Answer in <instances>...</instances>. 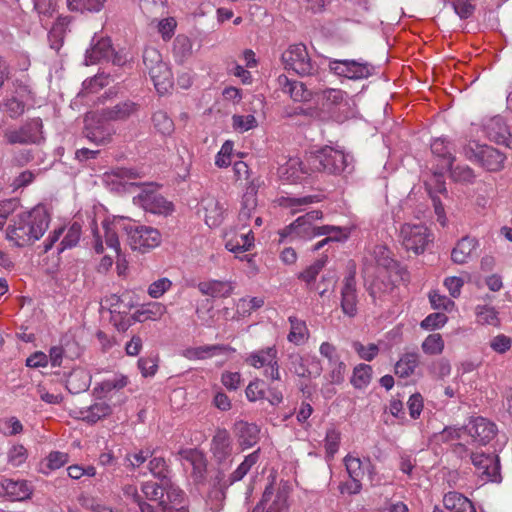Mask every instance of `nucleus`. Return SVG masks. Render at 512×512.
<instances>
[{
    "instance_id": "obj_1",
    "label": "nucleus",
    "mask_w": 512,
    "mask_h": 512,
    "mask_svg": "<svg viewBox=\"0 0 512 512\" xmlns=\"http://www.w3.org/2000/svg\"><path fill=\"white\" fill-rule=\"evenodd\" d=\"M118 231H124L128 237V244L134 251L146 253L158 247L162 241L160 232L153 227L137 225L134 221L125 217H114L102 222V231L94 223L92 227L93 249L96 253L104 252L103 239L107 247L114 250L116 255L120 253Z\"/></svg>"
},
{
    "instance_id": "obj_2",
    "label": "nucleus",
    "mask_w": 512,
    "mask_h": 512,
    "mask_svg": "<svg viewBox=\"0 0 512 512\" xmlns=\"http://www.w3.org/2000/svg\"><path fill=\"white\" fill-rule=\"evenodd\" d=\"M49 223L47 210L38 206L13 217L6 229V239L16 247L29 246L44 235Z\"/></svg>"
},
{
    "instance_id": "obj_3",
    "label": "nucleus",
    "mask_w": 512,
    "mask_h": 512,
    "mask_svg": "<svg viewBox=\"0 0 512 512\" xmlns=\"http://www.w3.org/2000/svg\"><path fill=\"white\" fill-rule=\"evenodd\" d=\"M310 169L314 172H324L327 174L338 175L346 171L349 167L352 157L345 154L342 150L325 146L307 157Z\"/></svg>"
},
{
    "instance_id": "obj_4",
    "label": "nucleus",
    "mask_w": 512,
    "mask_h": 512,
    "mask_svg": "<svg viewBox=\"0 0 512 512\" xmlns=\"http://www.w3.org/2000/svg\"><path fill=\"white\" fill-rule=\"evenodd\" d=\"M470 162L489 172H499L504 168L506 155L497 148L471 140L462 147L461 152Z\"/></svg>"
},
{
    "instance_id": "obj_5",
    "label": "nucleus",
    "mask_w": 512,
    "mask_h": 512,
    "mask_svg": "<svg viewBox=\"0 0 512 512\" xmlns=\"http://www.w3.org/2000/svg\"><path fill=\"white\" fill-rule=\"evenodd\" d=\"M282 62L285 69L292 70L300 76H309L317 72L318 66L312 61L304 44L290 45L282 53Z\"/></svg>"
},
{
    "instance_id": "obj_6",
    "label": "nucleus",
    "mask_w": 512,
    "mask_h": 512,
    "mask_svg": "<svg viewBox=\"0 0 512 512\" xmlns=\"http://www.w3.org/2000/svg\"><path fill=\"white\" fill-rule=\"evenodd\" d=\"M289 489L281 484L266 486L261 500L252 512H289Z\"/></svg>"
},
{
    "instance_id": "obj_7",
    "label": "nucleus",
    "mask_w": 512,
    "mask_h": 512,
    "mask_svg": "<svg viewBox=\"0 0 512 512\" xmlns=\"http://www.w3.org/2000/svg\"><path fill=\"white\" fill-rule=\"evenodd\" d=\"M400 239L406 250L421 254L433 241V234L422 224L405 223L400 228Z\"/></svg>"
},
{
    "instance_id": "obj_8",
    "label": "nucleus",
    "mask_w": 512,
    "mask_h": 512,
    "mask_svg": "<svg viewBox=\"0 0 512 512\" xmlns=\"http://www.w3.org/2000/svg\"><path fill=\"white\" fill-rule=\"evenodd\" d=\"M107 122L98 111L88 112L84 119V137L98 146L109 144L114 129Z\"/></svg>"
},
{
    "instance_id": "obj_9",
    "label": "nucleus",
    "mask_w": 512,
    "mask_h": 512,
    "mask_svg": "<svg viewBox=\"0 0 512 512\" xmlns=\"http://www.w3.org/2000/svg\"><path fill=\"white\" fill-rule=\"evenodd\" d=\"M245 362L256 369H263V375L273 381H279L281 379L278 351L275 346L251 352Z\"/></svg>"
},
{
    "instance_id": "obj_10",
    "label": "nucleus",
    "mask_w": 512,
    "mask_h": 512,
    "mask_svg": "<svg viewBox=\"0 0 512 512\" xmlns=\"http://www.w3.org/2000/svg\"><path fill=\"white\" fill-rule=\"evenodd\" d=\"M133 203L153 214H169L173 211L172 203L157 193L150 184L140 188V192L133 197Z\"/></svg>"
},
{
    "instance_id": "obj_11",
    "label": "nucleus",
    "mask_w": 512,
    "mask_h": 512,
    "mask_svg": "<svg viewBox=\"0 0 512 512\" xmlns=\"http://www.w3.org/2000/svg\"><path fill=\"white\" fill-rule=\"evenodd\" d=\"M42 121L32 119L19 128H8L4 131V138L10 145H27L36 143L41 135Z\"/></svg>"
},
{
    "instance_id": "obj_12",
    "label": "nucleus",
    "mask_w": 512,
    "mask_h": 512,
    "mask_svg": "<svg viewBox=\"0 0 512 512\" xmlns=\"http://www.w3.org/2000/svg\"><path fill=\"white\" fill-rule=\"evenodd\" d=\"M329 69L337 76L346 77L351 80L368 78L374 72V67L367 62L356 60H337L329 61Z\"/></svg>"
},
{
    "instance_id": "obj_13",
    "label": "nucleus",
    "mask_w": 512,
    "mask_h": 512,
    "mask_svg": "<svg viewBox=\"0 0 512 512\" xmlns=\"http://www.w3.org/2000/svg\"><path fill=\"white\" fill-rule=\"evenodd\" d=\"M323 216L322 211L312 210L305 215L298 217L286 229L287 235H295L302 239H311L320 236V227L313 224L314 221L321 219Z\"/></svg>"
},
{
    "instance_id": "obj_14",
    "label": "nucleus",
    "mask_w": 512,
    "mask_h": 512,
    "mask_svg": "<svg viewBox=\"0 0 512 512\" xmlns=\"http://www.w3.org/2000/svg\"><path fill=\"white\" fill-rule=\"evenodd\" d=\"M463 432L471 438V443L486 445L496 435V425L483 417H476L469 421Z\"/></svg>"
},
{
    "instance_id": "obj_15",
    "label": "nucleus",
    "mask_w": 512,
    "mask_h": 512,
    "mask_svg": "<svg viewBox=\"0 0 512 512\" xmlns=\"http://www.w3.org/2000/svg\"><path fill=\"white\" fill-rule=\"evenodd\" d=\"M483 131L490 141L512 148V134L503 117L497 115L485 120Z\"/></svg>"
},
{
    "instance_id": "obj_16",
    "label": "nucleus",
    "mask_w": 512,
    "mask_h": 512,
    "mask_svg": "<svg viewBox=\"0 0 512 512\" xmlns=\"http://www.w3.org/2000/svg\"><path fill=\"white\" fill-rule=\"evenodd\" d=\"M289 370L299 377H317L322 372L320 361L315 357L305 358L299 353L289 355Z\"/></svg>"
},
{
    "instance_id": "obj_17",
    "label": "nucleus",
    "mask_w": 512,
    "mask_h": 512,
    "mask_svg": "<svg viewBox=\"0 0 512 512\" xmlns=\"http://www.w3.org/2000/svg\"><path fill=\"white\" fill-rule=\"evenodd\" d=\"M235 351L236 350L229 345L212 344L188 347L183 350L182 355L188 360H206L219 355L233 354Z\"/></svg>"
},
{
    "instance_id": "obj_18",
    "label": "nucleus",
    "mask_w": 512,
    "mask_h": 512,
    "mask_svg": "<svg viewBox=\"0 0 512 512\" xmlns=\"http://www.w3.org/2000/svg\"><path fill=\"white\" fill-rule=\"evenodd\" d=\"M210 450L218 462H223L231 456L233 440L227 429L218 428L215 431L211 440Z\"/></svg>"
},
{
    "instance_id": "obj_19",
    "label": "nucleus",
    "mask_w": 512,
    "mask_h": 512,
    "mask_svg": "<svg viewBox=\"0 0 512 512\" xmlns=\"http://www.w3.org/2000/svg\"><path fill=\"white\" fill-rule=\"evenodd\" d=\"M357 293L356 280L354 275H349L344 279L341 289V309L348 317H354L357 314Z\"/></svg>"
},
{
    "instance_id": "obj_20",
    "label": "nucleus",
    "mask_w": 512,
    "mask_h": 512,
    "mask_svg": "<svg viewBox=\"0 0 512 512\" xmlns=\"http://www.w3.org/2000/svg\"><path fill=\"white\" fill-rule=\"evenodd\" d=\"M139 104L125 100L114 106L106 107L98 111L106 121H125L139 110Z\"/></svg>"
},
{
    "instance_id": "obj_21",
    "label": "nucleus",
    "mask_w": 512,
    "mask_h": 512,
    "mask_svg": "<svg viewBox=\"0 0 512 512\" xmlns=\"http://www.w3.org/2000/svg\"><path fill=\"white\" fill-rule=\"evenodd\" d=\"M112 52L110 39L95 35L91 41V48L86 51L85 64L93 65L102 59H108Z\"/></svg>"
},
{
    "instance_id": "obj_22",
    "label": "nucleus",
    "mask_w": 512,
    "mask_h": 512,
    "mask_svg": "<svg viewBox=\"0 0 512 512\" xmlns=\"http://www.w3.org/2000/svg\"><path fill=\"white\" fill-rule=\"evenodd\" d=\"M185 461L192 467L191 477L197 484L203 483L206 478L207 461L204 454L196 449H188L181 452Z\"/></svg>"
},
{
    "instance_id": "obj_23",
    "label": "nucleus",
    "mask_w": 512,
    "mask_h": 512,
    "mask_svg": "<svg viewBox=\"0 0 512 512\" xmlns=\"http://www.w3.org/2000/svg\"><path fill=\"white\" fill-rule=\"evenodd\" d=\"M31 494V489L25 480L4 479L0 482V496H6L11 501H22Z\"/></svg>"
},
{
    "instance_id": "obj_24",
    "label": "nucleus",
    "mask_w": 512,
    "mask_h": 512,
    "mask_svg": "<svg viewBox=\"0 0 512 512\" xmlns=\"http://www.w3.org/2000/svg\"><path fill=\"white\" fill-rule=\"evenodd\" d=\"M278 83L282 91L296 102H307L312 98V92L300 81L290 80L286 75H280Z\"/></svg>"
},
{
    "instance_id": "obj_25",
    "label": "nucleus",
    "mask_w": 512,
    "mask_h": 512,
    "mask_svg": "<svg viewBox=\"0 0 512 512\" xmlns=\"http://www.w3.org/2000/svg\"><path fill=\"white\" fill-rule=\"evenodd\" d=\"M200 205L205 212V223L209 227L219 226L224 219V208L220 202L213 196H206L202 198Z\"/></svg>"
},
{
    "instance_id": "obj_26",
    "label": "nucleus",
    "mask_w": 512,
    "mask_h": 512,
    "mask_svg": "<svg viewBox=\"0 0 512 512\" xmlns=\"http://www.w3.org/2000/svg\"><path fill=\"white\" fill-rule=\"evenodd\" d=\"M198 289L203 295L214 298H226L233 293L234 282L228 280H208L200 282Z\"/></svg>"
},
{
    "instance_id": "obj_27",
    "label": "nucleus",
    "mask_w": 512,
    "mask_h": 512,
    "mask_svg": "<svg viewBox=\"0 0 512 512\" xmlns=\"http://www.w3.org/2000/svg\"><path fill=\"white\" fill-rule=\"evenodd\" d=\"M311 172L313 171L310 169L308 161L306 160V163H304L298 157L290 158L281 168L282 177L291 182L300 181Z\"/></svg>"
},
{
    "instance_id": "obj_28",
    "label": "nucleus",
    "mask_w": 512,
    "mask_h": 512,
    "mask_svg": "<svg viewBox=\"0 0 512 512\" xmlns=\"http://www.w3.org/2000/svg\"><path fill=\"white\" fill-rule=\"evenodd\" d=\"M478 247L477 239L469 236L461 238L451 252V260L456 264H465Z\"/></svg>"
},
{
    "instance_id": "obj_29",
    "label": "nucleus",
    "mask_w": 512,
    "mask_h": 512,
    "mask_svg": "<svg viewBox=\"0 0 512 512\" xmlns=\"http://www.w3.org/2000/svg\"><path fill=\"white\" fill-rule=\"evenodd\" d=\"M16 94L7 97L4 100L5 111L8 115L15 119L20 117L25 111V99L30 94L28 86H20L19 90H16Z\"/></svg>"
},
{
    "instance_id": "obj_30",
    "label": "nucleus",
    "mask_w": 512,
    "mask_h": 512,
    "mask_svg": "<svg viewBox=\"0 0 512 512\" xmlns=\"http://www.w3.org/2000/svg\"><path fill=\"white\" fill-rule=\"evenodd\" d=\"M235 430L242 449L254 446L259 440L260 429L256 424L238 421L235 424Z\"/></svg>"
},
{
    "instance_id": "obj_31",
    "label": "nucleus",
    "mask_w": 512,
    "mask_h": 512,
    "mask_svg": "<svg viewBox=\"0 0 512 512\" xmlns=\"http://www.w3.org/2000/svg\"><path fill=\"white\" fill-rule=\"evenodd\" d=\"M344 464L350 478L353 481L350 492L356 494L360 492L362 488L361 479L365 474L366 468L360 458L354 457L352 455H347L344 458Z\"/></svg>"
},
{
    "instance_id": "obj_32",
    "label": "nucleus",
    "mask_w": 512,
    "mask_h": 512,
    "mask_svg": "<svg viewBox=\"0 0 512 512\" xmlns=\"http://www.w3.org/2000/svg\"><path fill=\"white\" fill-rule=\"evenodd\" d=\"M148 74L160 94L166 93L172 86V72L167 63L163 62L159 66L152 67Z\"/></svg>"
},
{
    "instance_id": "obj_33",
    "label": "nucleus",
    "mask_w": 512,
    "mask_h": 512,
    "mask_svg": "<svg viewBox=\"0 0 512 512\" xmlns=\"http://www.w3.org/2000/svg\"><path fill=\"white\" fill-rule=\"evenodd\" d=\"M91 385V375L82 368L74 369L68 376L66 387L72 394H79L89 389Z\"/></svg>"
},
{
    "instance_id": "obj_34",
    "label": "nucleus",
    "mask_w": 512,
    "mask_h": 512,
    "mask_svg": "<svg viewBox=\"0 0 512 512\" xmlns=\"http://www.w3.org/2000/svg\"><path fill=\"white\" fill-rule=\"evenodd\" d=\"M254 245V236L251 230L229 236L226 234L225 248L232 253H242L250 250Z\"/></svg>"
},
{
    "instance_id": "obj_35",
    "label": "nucleus",
    "mask_w": 512,
    "mask_h": 512,
    "mask_svg": "<svg viewBox=\"0 0 512 512\" xmlns=\"http://www.w3.org/2000/svg\"><path fill=\"white\" fill-rule=\"evenodd\" d=\"M420 363V356L416 352H406L395 364V374L401 378H407L414 374Z\"/></svg>"
},
{
    "instance_id": "obj_36",
    "label": "nucleus",
    "mask_w": 512,
    "mask_h": 512,
    "mask_svg": "<svg viewBox=\"0 0 512 512\" xmlns=\"http://www.w3.org/2000/svg\"><path fill=\"white\" fill-rule=\"evenodd\" d=\"M141 492L145 499L157 502V507H163L164 511H167V501L164 498L165 485H163V482H160V484L154 481L143 482Z\"/></svg>"
},
{
    "instance_id": "obj_37",
    "label": "nucleus",
    "mask_w": 512,
    "mask_h": 512,
    "mask_svg": "<svg viewBox=\"0 0 512 512\" xmlns=\"http://www.w3.org/2000/svg\"><path fill=\"white\" fill-rule=\"evenodd\" d=\"M454 156L447 158V165H442L443 169L450 171L451 178L456 182L472 183L475 179V173L468 165L453 166Z\"/></svg>"
},
{
    "instance_id": "obj_38",
    "label": "nucleus",
    "mask_w": 512,
    "mask_h": 512,
    "mask_svg": "<svg viewBox=\"0 0 512 512\" xmlns=\"http://www.w3.org/2000/svg\"><path fill=\"white\" fill-rule=\"evenodd\" d=\"M112 413L111 406L104 401L96 402L90 407L81 409V419L87 423H96L100 419L109 416Z\"/></svg>"
},
{
    "instance_id": "obj_39",
    "label": "nucleus",
    "mask_w": 512,
    "mask_h": 512,
    "mask_svg": "<svg viewBox=\"0 0 512 512\" xmlns=\"http://www.w3.org/2000/svg\"><path fill=\"white\" fill-rule=\"evenodd\" d=\"M154 130L160 135L171 136L175 130L173 119L164 110H157L151 117Z\"/></svg>"
},
{
    "instance_id": "obj_40",
    "label": "nucleus",
    "mask_w": 512,
    "mask_h": 512,
    "mask_svg": "<svg viewBox=\"0 0 512 512\" xmlns=\"http://www.w3.org/2000/svg\"><path fill=\"white\" fill-rule=\"evenodd\" d=\"M288 321L290 323V332L287 336L288 341L295 345L303 344L308 339L309 335L305 321L296 316H290Z\"/></svg>"
},
{
    "instance_id": "obj_41",
    "label": "nucleus",
    "mask_w": 512,
    "mask_h": 512,
    "mask_svg": "<svg viewBox=\"0 0 512 512\" xmlns=\"http://www.w3.org/2000/svg\"><path fill=\"white\" fill-rule=\"evenodd\" d=\"M259 456L260 449H257L247 455L243 462L236 468V470L230 474L224 485H232L233 483L242 480L251 470V468L258 462Z\"/></svg>"
},
{
    "instance_id": "obj_42",
    "label": "nucleus",
    "mask_w": 512,
    "mask_h": 512,
    "mask_svg": "<svg viewBox=\"0 0 512 512\" xmlns=\"http://www.w3.org/2000/svg\"><path fill=\"white\" fill-rule=\"evenodd\" d=\"M322 200L320 195H306L302 197H283L280 201L281 206L290 208L293 214L301 212L306 206L318 203Z\"/></svg>"
},
{
    "instance_id": "obj_43",
    "label": "nucleus",
    "mask_w": 512,
    "mask_h": 512,
    "mask_svg": "<svg viewBox=\"0 0 512 512\" xmlns=\"http://www.w3.org/2000/svg\"><path fill=\"white\" fill-rule=\"evenodd\" d=\"M69 456L67 453L60 451L50 452L46 458L40 463L39 471L48 475L51 471L57 470L67 464Z\"/></svg>"
},
{
    "instance_id": "obj_44",
    "label": "nucleus",
    "mask_w": 512,
    "mask_h": 512,
    "mask_svg": "<svg viewBox=\"0 0 512 512\" xmlns=\"http://www.w3.org/2000/svg\"><path fill=\"white\" fill-rule=\"evenodd\" d=\"M173 55L175 60L183 63L192 55V42L186 35H178L173 42Z\"/></svg>"
},
{
    "instance_id": "obj_45",
    "label": "nucleus",
    "mask_w": 512,
    "mask_h": 512,
    "mask_svg": "<svg viewBox=\"0 0 512 512\" xmlns=\"http://www.w3.org/2000/svg\"><path fill=\"white\" fill-rule=\"evenodd\" d=\"M163 485H165L164 498L167 501V506H173L172 512H174L175 508L183 506L185 493L172 483L171 479L163 483Z\"/></svg>"
},
{
    "instance_id": "obj_46",
    "label": "nucleus",
    "mask_w": 512,
    "mask_h": 512,
    "mask_svg": "<svg viewBox=\"0 0 512 512\" xmlns=\"http://www.w3.org/2000/svg\"><path fill=\"white\" fill-rule=\"evenodd\" d=\"M326 262L327 256H322L299 274V279L306 283L307 289L313 288L312 285L315 283L317 276L324 268Z\"/></svg>"
},
{
    "instance_id": "obj_47",
    "label": "nucleus",
    "mask_w": 512,
    "mask_h": 512,
    "mask_svg": "<svg viewBox=\"0 0 512 512\" xmlns=\"http://www.w3.org/2000/svg\"><path fill=\"white\" fill-rule=\"evenodd\" d=\"M148 468L151 474L165 483L170 480V469L166 463V460L160 456H153L148 463Z\"/></svg>"
},
{
    "instance_id": "obj_48",
    "label": "nucleus",
    "mask_w": 512,
    "mask_h": 512,
    "mask_svg": "<svg viewBox=\"0 0 512 512\" xmlns=\"http://www.w3.org/2000/svg\"><path fill=\"white\" fill-rule=\"evenodd\" d=\"M372 378V367L367 364H359L353 370L351 378L352 385L357 389L368 386Z\"/></svg>"
},
{
    "instance_id": "obj_49",
    "label": "nucleus",
    "mask_w": 512,
    "mask_h": 512,
    "mask_svg": "<svg viewBox=\"0 0 512 512\" xmlns=\"http://www.w3.org/2000/svg\"><path fill=\"white\" fill-rule=\"evenodd\" d=\"M82 234V227L79 223L74 222L68 228L67 231L59 244V252L64 251L65 249H71L80 241Z\"/></svg>"
},
{
    "instance_id": "obj_50",
    "label": "nucleus",
    "mask_w": 512,
    "mask_h": 512,
    "mask_svg": "<svg viewBox=\"0 0 512 512\" xmlns=\"http://www.w3.org/2000/svg\"><path fill=\"white\" fill-rule=\"evenodd\" d=\"M106 0H67V7L70 11L76 12H99Z\"/></svg>"
},
{
    "instance_id": "obj_51",
    "label": "nucleus",
    "mask_w": 512,
    "mask_h": 512,
    "mask_svg": "<svg viewBox=\"0 0 512 512\" xmlns=\"http://www.w3.org/2000/svg\"><path fill=\"white\" fill-rule=\"evenodd\" d=\"M122 499L127 506L135 505L142 512V506L148 505L143 499V495L139 493L138 488L134 484H126L122 487Z\"/></svg>"
},
{
    "instance_id": "obj_52",
    "label": "nucleus",
    "mask_w": 512,
    "mask_h": 512,
    "mask_svg": "<svg viewBox=\"0 0 512 512\" xmlns=\"http://www.w3.org/2000/svg\"><path fill=\"white\" fill-rule=\"evenodd\" d=\"M128 378L124 375H115L99 383L95 388V393L107 394L113 390H119L127 386Z\"/></svg>"
},
{
    "instance_id": "obj_53",
    "label": "nucleus",
    "mask_w": 512,
    "mask_h": 512,
    "mask_svg": "<svg viewBox=\"0 0 512 512\" xmlns=\"http://www.w3.org/2000/svg\"><path fill=\"white\" fill-rule=\"evenodd\" d=\"M443 2L445 6H450L461 19L471 17L475 10L473 0H443Z\"/></svg>"
},
{
    "instance_id": "obj_54",
    "label": "nucleus",
    "mask_w": 512,
    "mask_h": 512,
    "mask_svg": "<svg viewBox=\"0 0 512 512\" xmlns=\"http://www.w3.org/2000/svg\"><path fill=\"white\" fill-rule=\"evenodd\" d=\"M444 346V340L438 333L428 335L421 344L422 351L427 355L441 354Z\"/></svg>"
},
{
    "instance_id": "obj_55",
    "label": "nucleus",
    "mask_w": 512,
    "mask_h": 512,
    "mask_svg": "<svg viewBox=\"0 0 512 512\" xmlns=\"http://www.w3.org/2000/svg\"><path fill=\"white\" fill-rule=\"evenodd\" d=\"M264 305L262 297L241 298L236 305V313L241 317L249 316Z\"/></svg>"
},
{
    "instance_id": "obj_56",
    "label": "nucleus",
    "mask_w": 512,
    "mask_h": 512,
    "mask_svg": "<svg viewBox=\"0 0 512 512\" xmlns=\"http://www.w3.org/2000/svg\"><path fill=\"white\" fill-rule=\"evenodd\" d=\"M28 458V451L22 444H14L7 452V462L14 468L22 466Z\"/></svg>"
},
{
    "instance_id": "obj_57",
    "label": "nucleus",
    "mask_w": 512,
    "mask_h": 512,
    "mask_svg": "<svg viewBox=\"0 0 512 512\" xmlns=\"http://www.w3.org/2000/svg\"><path fill=\"white\" fill-rule=\"evenodd\" d=\"M166 313V306L159 302L149 303L141 310L138 311L139 318L143 317L142 320L156 321L160 319Z\"/></svg>"
},
{
    "instance_id": "obj_58",
    "label": "nucleus",
    "mask_w": 512,
    "mask_h": 512,
    "mask_svg": "<svg viewBox=\"0 0 512 512\" xmlns=\"http://www.w3.org/2000/svg\"><path fill=\"white\" fill-rule=\"evenodd\" d=\"M475 314L477 322L480 324H488L493 326L498 324L497 311L491 306L478 305L475 309Z\"/></svg>"
},
{
    "instance_id": "obj_59",
    "label": "nucleus",
    "mask_w": 512,
    "mask_h": 512,
    "mask_svg": "<svg viewBox=\"0 0 512 512\" xmlns=\"http://www.w3.org/2000/svg\"><path fill=\"white\" fill-rule=\"evenodd\" d=\"M258 122L254 115H233L232 116V127L235 131L244 133L257 127Z\"/></svg>"
},
{
    "instance_id": "obj_60",
    "label": "nucleus",
    "mask_w": 512,
    "mask_h": 512,
    "mask_svg": "<svg viewBox=\"0 0 512 512\" xmlns=\"http://www.w3.org/2000/svg\"><path fill=\"white\" fill-rule=\"evenodd\" d=\"M321 95L323 105L327 106L329 109L341 105L347 96L346 92L333 88L324 90Z\"/></svg>"
},
{
    "instance_id": "obj_61",
    "label": "nucleus",
    "mask_w": 512,
    "mask_h": 512,
    "mask_svg": "<svg viewBox=\"0 0 512 512\" xmlns=\"http://www.w3.org/2000/svg\"><path fill=\"white\" fill-rule=\"evenodd\" d=\"M341 434L335 428H330L326 432L324 446L328 457L333 458L340 445Z\"/></svg>"
},
{
    "instance_id": "obj_62",
    "label": "nucleus",
    "mask_w": 512,
    "mask_h": 512,
    "mask_svg": "<svg viewBox=\"0 0 512 512\" xmlns=\"http://www.w3.org/2000/svg\"><path fill=\"white\" fill-rule=\"evenodd\" d=\"M33 5L40 17L51 18L57 12L58 0H33Z\"/></svg>"
},
{
    "instance_id": "obj_63",
    "label": "nucleus",
    "mask_w": 512,
    "mask_h": 512,
    "mask_svg": "<svg viewBox=\"0 0 512 512\" xmlns=\"http://www.w3.org/2000/svg\"><path fill=\"white\" fill-rule=\"evenodd\" d=\"M481 478L486 482L500 483L502 480L500 472V461L498 456L493 458V466L486 465L480 473Z\"/></svg>"
},
{
    "instance_id": "obj_64",
    "label": "nucleus",
    "mask_w": 512,
    "mask_h": 512,
    "mask_svg": "<svg viewBox=\"0 0 512 512\" xmlns=\"http://www.w3.org/2000/svg\"><path fill=\"white\" fill-rule=\"evenodd\" d=\"M247 399L255 402L265 398V385L262 380L256 379L248 384L245 390Z\"/></svg>"
}]
</instances>
